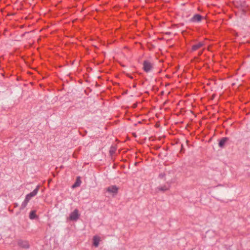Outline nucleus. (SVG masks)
<instances>
[{
    "label": "nucleus",
    "instance_id": "7ed1b4c3",
    "mask_svg": "<svg viewBox=\"0 0 250 250\" xmlns=\"http://www.w3.org/2000/svg\"><path fill=\"white\" fill-rule=\"evenodd\" d=\"M170 188V186L169 185H164L163 186H160L156 188L155 190L157 192L159 191L165 192L168 190Z\"/></svg>",
    "mask_w": 250,
    "mask_h": 250
},
{
    "label": "nucleus",
    "instance_id": "f03ea898",
    "mask_svg": "<svg viewBox=\"0 0 250 250\" xmlns=\"http://www.w3.org/2000/svg\"><path fill=\"white\" fill-rule=\"evenodd\" d=\"M80 216L79 210L78 209H75L69 215V219L72 221H76Z\"/></svg>",
    "mask_w": 250,
    "mask_h": 250
},
{
    "label": "nucleus",
    "instance_id": "f257e3e1",
    "mask_svg": "<svg viewBox=\"0 0 250 250\" xmlns=\"http://www.w3.org/2000/svg\"><path fill=\"white\" fill-rule=\"evenodd\" d=\"M153 67V64L149 61L146 60L143 62V69L146 72L150 71Z\"/></svg>",
    "mask_w": 250,
    "mask_h": 250
},
{
    "label": "nucleus",
    "instance_id": "a211bd4d",
    "mask_svg": "<svg viewBox=\"0 0 250 250\" xmlns=\"http://www.w3.org/2000/svg\"><path fill=\"white\" fill-rule=\"evenodd\" d=\"M133 87H136V85H135V84H134V85H133Z\"/></svg>",
    "mask_w": 250,
    "mask_h": 250
},
{
    "label": "nucleus",
    "instance_id": "2eb2a0df",
    "mask_svg": "<svg viewBox=\"0 0 250 250\" xmlns=\"http://www.w3.org/2000/svg\"><path fill=\"white\" fill-rule=\"evenodd\" d=\"M165 174L164 173H161L159 174V177L160 178H163L165 176Z\"/></svg>",
    "mask_w": 250,
    "mask_h": 250
},
{
    "label": "nucleus",
    "instance_id": "9b49d317",
    "mask_svg": "<svg viewBox=\"0 0 250 250\" xmlns=\"http://www.w3.org/2000/svg\"><path fill=\"white\" fill-rule=\"evenodd\" d=\"M29 218L30 219H34L37 218V215H36V210H33L30 212Z\"/></svg>",
    "mask_w": 250,
    "mask_h": 250
},
{
    "label": "nucleus",
    "instance_id": "ddd939ff",
    "mask_svg": "<svg viewBox=\"0 0 250 250\" xmlns=\"http://www.w3.org/2000/svg\"><path fill=\"white\" fill-rule=\"evenodd\" d=\"M27 204L28 202L24 200L21 205V206L20 207V210H21L23 209L26 207Z\"/></svg>",
    "mask_w": 250,
    "mask_h": 250
},
{
    "label": "nucleus",
    "instance_id": "0eeeda50",
    "mask_svg": "<svg viewBox=\"0 0 250 250\" xmlns=\"http://www.w3.org/2000/svg\"><path fill=\"white\" fill-rule=\"evenodd\" d=\"M101 239L97 236H94L93 237V245L95 247H98Z\"/></svg>",
    "mask_w": 250,
    "mask_h": 250
},
{
    "label": "nucleus",
    "instance_id": "39448f33",
    "mask_svg": "<svg viewBox=\"0 0 250 250\" xmlns=\"http://www.w3.org/2000/svg\"><path fill=\"white\" fill-rule=\"evenodd\" d=\"M18 245L22 248L27 249L29 248V243L26 241L19 240Z\"/></svg>",
    "mask_w": 250,
    "mask_h": 250
},
{
    "label": "nucleus",
    "instance_id": "9d476101",
    "mask_svg": "<svg viewBox=\"0 0 250 250\" xmlns=\"http://www.w3.org/2000/svg\"><path fill=\"white\" fill-rule=\"evenodd\" d=\"M39 188H40V186H38L32 192L28 194V196H29L30 198H32V197L36 196L39 190Z\"/></svg>",
    "mask_w": 250,
    "mask_h": 250
},
{
    "label": "nucleus",
    "instance_id": "4468645a",
    "mask_svg": "<svg viewBox=\"0 0 250 250\" xmlns=\"http://www.w3.org/2000/svg\"><path fill=\"white\" fill-rule=\"evenodd\" d=\"M31 198H30L29 196H28V194L26 196L25 198L24 199V201H26L27 202H29Z\"/></svg>",
    "mask_w": 250,
    "mask_h": 250
},
{
    "label": "nucleus",
    "instance_id": "1a4fd4ad",
    "mask_svg": "<svg viewBox=\"0 0 250 250\" xmlns=\"http://www.w3.org/2000/svg\"><path fill=\"white\" fill-rule=\"evenodd\" d=\"M228 140H229V138L227 137L222 138L220 140V141L219 143V146L220 147H222V148L223 147L225 146L226 143L228 141Z\"/></svg>",
    "mask_w": 250,
    "mask_h": 250
},
{
    "label": "nucleus",
    "instance_id": "423d86ee",
    "mask_svg": "<svg viewBox=\"0 0 250 250\" xmlns=\"http://www.w3.org/2000/svg\"><path fill=\"white\" fill-rule=\"evenodd\" d=\"M118 191V188L116 186H111L107 188V191L115 194L117 193Z\"/></svg>",
    "mask_w": 250,
    "mask_h": 250
},
{
    "label": "nucleus",
    "instance_id": "6e6552de",
    "mask_svg": "<svg viewBox=\"0 0 250 250\" xmlns=\"http://www.w3.org/2000/svg\"><path fill=\"white\" fill-rule=\"evenodd\" d=\"M204 44L203 42H199L197 43V44L192 45V50L193 51H196V50L199 49V48H201L204 45Z\"/></svg>",
    "mask_w": 250,
    "mask_h": 250
},
{
    "label": "nucleus",
    "instance_id": "dca6fc26",
    "mask_svg": "<svg viewBox=\"0 0 250 250\" xmlns=\"http://www.w3.org/2000/svg\"><path fill=\"white\" fill-rule=\"evenodd\" d=\"M18 207V203H14V208H17Z\"/></svg>",
    "mask_w": 250,
    "mask_h": 250
},
{
    "label": "nucleus",
    "instance_id": "f8f14e48",
    "mask_svg": "<svg viewBox=\"0 0 250 250\" xmlns=\"http://www.w3.org/2000/svg\"><path fill=\"white\" fill-rule=\"evenodd\" d=\"M81 183V181H80V180H79V178H78L76 182L72 186V188H75L79 187L80 186Z\"/></svg>",
    "mask_w": 250,
    "mask_h": 250
},
{
    "label": "nucleus",
    "instance_id": "f3484780",
    "mask_svg": "<svg viewBox=\"0 0 250 250\" xmlns=\"http://www.w3.org/2000/svg\"><path fill=\"white\" fill-rule=\"evenodd\" d=\"M202 53H203V52H202V51L200 52L199 53V55H201L202 54Z\"/></svg>",
    "mask_w": 250,
    "mask_h": 250
},
{
    "label": "nucleus",
    "instance_id": "20e7f679",
    "mask_svg": "<svg viewBox=\"0 0 250 250\" xmlns=\"http://www.w3.org/2000/svg\"><path fill=\"white\" fill-rule=\"evenodd\" d=\"M203 19V17L200 14H196L190 20L192 22H199Z\"/></svg>",
    "mask_w": 250,
    "mask_h": 250
}]
</instances>
